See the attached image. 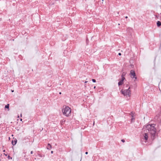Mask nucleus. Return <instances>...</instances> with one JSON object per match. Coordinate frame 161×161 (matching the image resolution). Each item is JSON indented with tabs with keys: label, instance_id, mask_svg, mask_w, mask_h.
I'll list each match as a JSON object with an SVG mask.
<instances>
[{
	"label": "nucleus",
	"instance_id": "obj_1",
	"mask_svg": "<svg viewBox=\"0 0 161 161\" xmlns=\"http://www.w3.org/2000/svg\"><path fill=\"white\" fill-rule=\"evenodd\" d=\"M154 124L148 125L145 126L146 129L144 131V134L143 135L144 139L147 141L148 138V133H149L151 135V138L154 140L156 136V129L154 127Z\"/></svg>",
	"mask_w": 161,
	"mask_h": 161
},
{
	"label": "nucleus",
	"instance_id": "obj_2",
	"mask_svg": "<svg viewBox=\"0 0 161 161\" xmlns=\"http://www.w3.org/2000/svg\"><path fill=\"white\" fill-rule=\"evenodd\" d=\"M62 111L64 115L66 116H68L71 113V110L70 108L69 107L66 106L64 108L62 109Z\"/></svg>",
	"mask_w": 161,
	"mask_h": 161
},
{
	"label": "nucleus",
	"instance_id": "obj_3",
	"mask_svg": "<svg viewBox=\"0 0 161 161\" xmlns=\"http://www.w3.org/2000/svg\"><path fill=\"white\" fill-rule=\"evenodd\" d=\"M130 87L129 86L128 89H126L124 90H122L121 92L124 96H127V95H128L130 96Z\"/></svg>",
	"mask_w": 161,
	"mask_h": 161
},
{
	"label": "nucleus",
	"instance_id": "obj_4",
	"mask_svg": "<svg viewBox=\"0 0 161 161\" xmlns=\"http://www.w3.org/2000/svg\"><path fill=\"white\" fill-rule=\"evenodd\" d=\"M130 75L132 78H135V79H137V77H136V73L134 70H131L130 71Z\"/></svg>",
	"mask_w": 161,
	"mask_h": 161
},
{
	"label": "nucleus",
	"instance_id": "obj_5",
	"mask_svg": "<svg viewBox=\"0 0 161 161\" xmlns=\"http://www.w3.org/2000/svg\"><path fill=\"white\" fill-rule=\"evenodd\" d=\"M17 142V140L16 139H14L12 141V144L13 146L15 145L16 144Z\"/></svg>",
	"mask_w": 161,
	"mask_h": 161
},
{
	"label": "nucleus",
	"instance_id": "obj_6",
	"mask_svg": "<svg viewBox=\"0 0 161 161\" xmlns=\"http://www.w3.org/2000/svg\"><path fill=\"white\" fill-rule=\"evenodd\" d=\"M131 117H132V118L131 119V122H132L134 120V119H135V118H134V113L133 112H131Z\"/></svg>",
	"mask_w": 161,
	"mask_h": 161
},
{
	"label": "nucleus",
	"instance_id": "obj_7",
	"mask_svg": "<svg viewBox=\"0 0 161 161\" xmlns=\"http://www.w3.org/2000/svg\"><path fill=\"white\" fill-rule=\"evenodd\" d=\"M47 147V149L50 150L52 148V146L50 144L48 143Z\"/></svg>",
	"mask_w": 161,
	"mask_h": 161
},
{
	"label": "nucleus",
	"instance_id": "obj_8",
	"mask_svg": "<svg viewBox=\"0 0 161 161\" xmlns=\"http://www.w3.org/2000/svg\"><path fill=\"white\" fill-rule=\"evenodd\" d=\"M123 83V81L122 80H120L118 83L119 86L122 85Z\"/></svg>",
	"mask_w": 161,
	"mask_h": 161
},
{
	"label": "nucleus",
	"instance_id": "obj_9",
	"mask_svg": "<svg viewBox=\"0 0 161 161\" xmlns=\"http://www.w3.org/2000/svg\"><path fill=\"white\" fill-rule=\"evenodd\" d=\"M157 26L159 27L161 25V22L160 21H158L157 23Z\"/></svg>",
	"mask_w": 161,
	"mask_h": 161
},
{
	"label": "nucleus",
	"instance_id": "obj_10",
	"mask_svg": "<svg viewBox=\"0 0 161 161\" xmlns=\"http://www.w3.org/2000/svg\"><path fill=\"white\" fill-rule=\"evenodd\" d=\"M9 104H8L7 105H6L5 106V108H8V110H9Z\"/></svg>",
	"mask_w": 161,
	"mask_h": 161
},
{
	"label": "nucleus",
	"instance_id": "obj_11",
	"mask_svg": "<svg viewBox=\"0 0 161 161\" xmlns=\"http://www.w3.org/2000/svg\"><path fill=\"white\" fill-rule=\"evenodd\" d=\"M125 79V78L124 77H121V80H122V81H123Z\"/></svg>",
	"mask_w": 161,
	"mask_h": 161
},
{
	"label": "nucleus",
	"instance_id": "obj_12",
	"mask_svg": "<svg viewBox=\"0 0 161 161\" xmlns=\"http://www.w3.org/2000/svg\"><path fill=\"white\" fill-rule=\"evenodd\" d=\"M8 159H12V158L9 155L8 156Z\"/></svg>",
	"mask_w": 161,
	"mask_h": 161
},
{
	"label": "nucleus",
	"instance_id": "obj_13",
	"mask_svg": "<svg viewBox=\"0 0 161 161\" xmlns=\"http://www.w3.org/2000/svg\"><path fill=\"white\" fill-rule=\"evenodd\" d=\"M128 84H125V85H124L125 86V87L127 88L128 87Z\"/></svg>",
	"mask_w": 161,
	"mask_h": 161
},
{
	"label": "nucleus",
	"instance_id": "obj_14",
	"mask_svg": "<svg viewBox=\"0 0 161 161\" xmlns=\"http://www.w3.org/2000/svg\"><path fill=\"white\" fill-rule=\"evenodd\" d=\"M92 81H93V82H96V80L94 79H92Z\"/></svg>",
	"mask_w": 161,
	"mask_h": 161
},
{
	"label": "nucleus",
	"instance_id": "obj_15",
	"mask_svg": "<svg viewBox=\"0 0 161 161\" xmlns=\"http://www.w3.org/2000/svg\"><path fill=\"white\" fill-rule=\"evenodd\" d=\"M121 141L123 142H125V140L124 139H122V140H121Z\"/></svg>",
	"mask_w": 161,
	"mask_h": 161
},
{
	"label": "nucleus",
	"instance_id": "obj_16",
	"mask_svg": "<svg viewBox=\"0 0 161 161\" xmlns=\"http://www.w3.org/2000/svg\"><path fill=\"white\" fill-rule=\"evenodd\" d=\"M124 75L123 74V73L121 75V77H124Z\"/></svg>",
	"mask_w": 161,
	"mask_h": 161
},
{
	"label": "nucleus",
	"instance_id": "obj_17",
	"mask_svg": "<svg viewBox=\"0 0 161 161\" xmlns=\"http://www.w3.org/2000/svg\"><path fill=\"white\" fill-rule=\"evenodd\" d=\"M121 53H118V55H119V56L121 55Z\"/></svg>",
	"mask_w": 161,
	"mask_h": 161
},
{
	"label": "nucleus",
	"instance_id": "obj_18",
	"mask_svg": "<svg viewBox=\"0 0 161 161\" xmlns=\"http://www.w3.org/2000/svg\"><path fill=\"white\" fill-rule=\"evenodd\" d=\"M88 152H86V153H85V154H88Z\"/></svg>",
	"mask_w": 161,
	"mask_h": 161
},
{
	"label": "nucleus",
	"instance_id": "obj_19",
	"mask_svg": "<svg viewBox=\"0 0 161 161\" xmlns=\"http://www.w3.org/2000/svg\"><path fill=\"white\" fill-rule=\"evenodd\" d=\"M31 154H32L33 153V151H31Z\"/></svg>",
	"mask_w": 161,
	"mask_h": 161
},
{
	"label": "nucleus",
	"instance_id": "obj_20",
	"mask_svg": "<svg viewBox=\"0 0 161 161\" xmlns=\"http://www.w3.org/2000/svg\"><path fill=\"white\" fill-rule=\"evenodd\" d=\"M87 40H88V39H86V43H87Z\"/></svg>",
	"mask_w": 161,
	"mask_h": 161
},
{
	"label": "nucleus",
	"instance_id": "obj_21",
	"mask_svg": "<svg viewBox=\"0 0 161 161\" xmlns=\"http://www.w3.org/2000/svg\"><path fill=\"white\" fill-rule=\"evenodd\" d=\"M53 153V151H51V153Z\"/></svg>",
	"mask_w": 161,
	"mask_h": 161
},
{
	"label": "nucleus",
	"instance_id": "obj_22",
	"mask_svg": "<svg viewBox=\"0 0 161 161\" xmlns=\"http://www.w3.org/2000/svg\"><path fill=\"white\" fill-rule=\"evenodd\" d=\"M87 82V81H85V83H86Z\"/></svg>",
	"mask_w": 161,
	"mask_h": 161
},
{
	"label": "nucleus",
	"instance_id": "obj_23",
	"mask_svg": "<svg viewBox=\"0 0 161 161\" xmlns=\"http://www.w3.org/2000/svg\"><path fill=\"white\" fill-rule=\"evenodd\" d=\"M125 18L126 19H127L128 18V17L127 16H126L125 17Z\"/></svg>",
	"mask_w": 161,
	"mask_h": 161
},
{
	"label": "nucleus",
	"instance_id": "obj_24",
	"mask_svg": "<svg viewBox=\"0 0 161 161\" xmlns=\"http://www.w3.org/2000/svg\"><path fill=\"white\" fill-rule=\"evenodd\" d=\"M59 94H61V92H60L59 93Z\"/></svg>",
	"mask_w": 161,
	"mask_h": 161
},
{
	"label": "nucleus",
	"instance_id": "obj_25",
	"mask_svg": "<svg viewBox=\"0 0 161 161\" xmlns=\"http://www.w3.org/2000/svg\"><path fill=\"white\" fill-rule=\"evenodd\" d=\"M22 119H20V121H22Z\"/></svg>",
	"mask_w": 161,
	"mask_h": 161
},
{
	"label": "nucleus",
	"instance_id": "obj_26",
	"mask_svg": "<svg viewBox=\"0 0 161 161\" xmlns=\"http://www.w3.org/2000/svg\"><path fill=\"white\" fill-rule=\"evenodd\" d=\"M95 88H96V86H95L94 87V88L95 89Z\"/></svg>",
	"mask_w": 161,
	"mask_h": 161
},
{
	"label": "nucleus",
	"instance_id": "obj_27",
	"mask_svg": "<svg viewBox=\"0 0 161 161\" xmlns=\"http://www.w3.org/2000/svg\"><path fill=\"white\" fill-rule=\"evenodd\" d=\"M14 90H13V91H12V92H14Z\"/></svg>",
	"mask_w": 161,
	"mask_h": 161
},
{
	"label": "nucleus",
	"instance_id": "obj_28",
	"mask_svg": "<svg viewBox=\"0 0 161 161\" xmlns=\"http://www.w3.org/2000/svg\"><path fill=\"white\" fill-rule=\"evenodd\" d=\"M20 116L21 117H22V114H21Z\"/></svg>",
	"mask_w": 161,
	"mask_h": 161
},
{
	"label": "nucleus",
	"instance_id": "obj_29",
	"mask_svg": "<svg viewBox=\"0 0 161 161\" xmlns=\"http://www.w3.org/2000/svg\"><path fill=\"white\" fill-rule=\"evenodd\" d=\"M63 122V120L62 121H61V122Z\"/></svg>",
	"mask_w": 161,
	"mask_h": 161
},
{
	"label": "nucleus",
	"instance_id": "obj_30",
	"mask_svg": "<svg viewBox=\"0 0 161 161\" xmlns=\"http://www.w3.org/2000/svg\"><path fill=\"white\" fill-rule=\"evenodd\" d=\"M63 122V120L62 121H61V122Z\"/></svg>",
	"mask_w": 161,
	"mask_h": 161
},
{
	"label": "nucleus",
	"instance_id": "obj_31",
	"mask_svg": "<svg viewBox=\"0 0 161 161\" xmlns=\"http://www.w3.org/2000/svg\"><path fill=\"white\" fill-rule=\"evenodd\" d=\"M3 151L4 152H5V150H4Z\"/></svg>",
	"mask_w": 161,
	"mask_h": 161
},
{
	"label": "nucleus",
	"instance_id": "obj_32",
	"mask_svg": "<svg viewBox=\"0 0 161 161\" xmlns=\"http://www.w3.org/2000/svg\"><path fill=\"white\" fill-rule=\"evenodd\" d=\"M102 0L103 1V0Z\"/></svg>",
	"mask_w": 161,
	"mask_h": 161
}]
</instances>
